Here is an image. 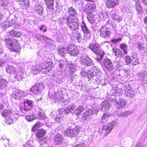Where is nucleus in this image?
I'll return each mask as SVG.
<instances>
[{
    "mask_svg": "<svg viewBox=\"0 0 147 147\" xmlns=\"http://www.w3.org/2000/svg\"><path fill=\"white\" fill-rule=\"evenodd\" d=\"M67 12L69 15L66 18V24L69 28L71 31L78 29L79 27V22L76 17L77 15L76 10L71 7L67 9Z\"/></svg>",
    "mask_w": 147,
    "mask_h": 147,
    "instance_id": "nucleus-1",
    "label": "nucleus"
},
{
    "mask_svg": "<svg viewBox=\"0 0 147 147\" xmlns=\"http://www.w3.org/2000/svg\"><path fill=\"white\" fill-rule=\"evenodd\" d=\"M6 71L10 74H14L15 78L18 81L22 80L24 69L22 67H19L16 69L12 66L8 65L6 67Z\"/></svg>",
    "mask_w": 147,
    "mask_h": 147,
    "instance_id": "nucleus-2",
    "label": "nucleus"
},
{
    "mask_svg": "<svg viewBox=\"0 0 147 147\" xmlns=\"http://www.w3.org/2000/svg\"><path fill=\"white\" fill-rule=\"evenodd\" d=\"M6 47L11 51L18 52L20 50L21 47L19 42L13 38H7L5 40Z\"/></svg>",
    "mask_w": 147,
    "mask_h": 147,
    "instance_id": "nucleus-3",
    "label": "nucleus"
},
{
    "mask_svg": "<svg viewBox=\"0 0 147 147\" xmlns=\"http://www.w3.org/2000/svg\"><path fill=\"white\" fill-rule=\"evenodd\" d=\"M89 48L97 55H98L95 59L98 62L101 63L105 53L104 52L101 51L98 44L97 43H92L89 45Z\"/></svg>",
    "mask_w": 147,
    "mask_h": 147,
    "instance_id": "nucleus-4",
    "label": "nucleus"
},
{
    "mask_svg": "<svg viewBox=\"0 0 147 147\" xmlns=\"http://www.w3.org/2000/svg\"><path fill=\"white\" fill-rule=\"evenodd\" d=\"M86 68H82L80 73L83 76L88 77V79H91V78L94 77L95 74L96 75L98 74L97 73H99L100 75L101 74L100 70L96 69V67H94L88 71L86 70Z\"/></svg>",
    "mask_w": 147,
    "mask_h": 147,
    "instance_id": "nucleus-5",
    "label": "nucleus"
},
{
    "mask_svg": "<svg viewBox=\"0 0 147 147\" xmlns=\"http://www.w3.org/2000/svg\"><path fill=\"white\" fill-rule=\"evenodd\" d=\"M112 104L115 105L117 108L122 109L125 107L127 102L126 100L122 98L113 99L111 101Z\"/></svg>",
    "mask_w": 147,
    "mask_h": 147,
    "instance_id": "nucleus-6",
    "label": "nucleus"
},
{
    "mask_svg": "<svg viewBox=\"0 0 147 147\" xmlns=\"http://www.w3.org/2000/svg\"><path fill=\"white\" fill-rule=\"evenodd\" d=\"M100 36L106 39L109 38L111 34L110 29L105 26L100 28Z\"/></svg>",
    "mask_w": 147,
    "mask_h": 147,
    "instance_id": "nucleus-7",
    "label": "nucleus"
},
{
    "mask_svg": "<svg viewBox=\"0 0 147 147\" xmlns=\"http://www.w3.org/2000/svg\"><path fill=\"white\" fill-rule=\"evenodd\" d=\"M80 61L81 65H82L89 66L93 65L92 60L86 54L81 56Z\"/></svg>",
    "mask_w": 147,
    "mask_h": 147,
    "instance_id": "nucleus-8",
    "label": "nucleus"
},
{
    "mask_svg": "<svg viewBox=\"0 0 147 147\" xmlns=\"http://www.w3.org/2000/svg\"><path fill=\"white\" fill-rule=\"evenodd\" d=\"M67 50L70 55L73 56H77L79 53L78 47L73 44H70L67 46Z\"/></svg>",
    "mask_w": 147,
    "mask_h": 147,
    "instance_id": "nucleus-9",
    "label": "nucleus"
},
{
    "mask_svg": "<svg viewBox=\"0 0 147 147\" xmlns=\"http://www.w3.org/2000/svg\"><path fill=\"white\" fill-rule=\"evenodd\" d=\"M75 108V106L72 105L67 106L65 109H61L59 110V114L61 117H63L65 114H68L69 112L72 111Z\"/></svg>",
    "mask_w": 147,
    "mask_h": 147,
    "instance_id": "nucleus-10",
    "label": "nucleus"
},
{
    "mask_svg": "<svg viewBox=\"0 0 147 147\" xmlns=\"http://www.w3.org/2000/svg\"><path fill=\"white\" fill-rule=\"evenodd\" d=\"M45 134V131L42 129H39L38 130L36 136L37 138V141L43 144L45 143V139L43 138V136Z\"/></svg>",
    "mask_w": 147,
    "mask_h": 147,
    "instance_id": "nucleus-11",
    "label": "nucleus"
},
{
    "mask_svg": "<svg viewBox=\"0 0 147 147\" xmlns=\"http://www.w3.org/2000/svg\"><path fill=\"white\" fill-rule=\"evenodd\" d=\"M103 63L104 66L107 70L111 71L113 70L114 67L111 60L107 58L105 59Z\"/></svg>",
    "mask_w": 147,
    "mask_h": 147,
    "instance_id": "nucleus-12",
    "label": "nucleus"
},
{
    "mask_svg": "<svg viewBox=\"0 0 147 147\" xmlns=\"http://www.w3.org/2000/svg\"><path fill=\"white\" fill-rule=\"evenodd\" d=\"M26 96L24 92L19 90L14 92L12 95L13 98L17 99H21Z\"/></svg>",
    "mask_w": 147,
    "mask_h": 147,
    "instance_id": "nucleus-13",
    "label": "nucleus"
},
{
    "mask_svg": "<svg viewBox=\"0 0 147 147\" xmlns=\"http://www.w3.org/2000/svg\"><path fill=\"white\" fill-rule=\"evenodd\" d=\"M116 124V122L113 121L107 125L103 126V129L106 130V132L107 134L109 133L113 129L114 126Z\"/></svg>",
    "mask_w": 147,
    "mask_h": 147,
    "instance_id": "nucleus-14",
    "label": "nucleus"
},
{
    "mask_svg": "<svg viewBox=\"0 0 147 147\" xmlns=\"http://www.w3.org/2000/svg\"><path fill=\"white\" fill-rule=\"evenodd\" d=\"M41 86L38 84L33 86L31 88V91L36 94H38L40 93L41 91Z\"/></svg>",
    "mask_w": 147,
    "mask_h": 147,
    "instance_id": "nucleus-15",
    "label": "nucleus"
},
{
    "mask_svg": "<svg viewBox=\"0 0 147 147\" xmlns=\"http://www.w3.org/2000/svg\"><path fill=\"white\" fill-rule=\"evenodd\" d=\"M119 0H108L106 3L107 7L108 8H113L118 4Z\"/></svg>",
    "mask_w": 147,
    "mask_h": 147,
    "instance_id": "nucleus-16",
    "label": "nucleus"
},
{
    "mask_svg": "<svg viewBox=\"0 0 147 147\" xmlns=\"http://www.w3.org/2000/svg\"><path fill=\"white\" fill-rule=\"evenodd\" d=\"M126 88L125 89V93L127 96L131 97L134 96L135 95V92L132 90L129 85L127 87H126Z\"/></svg>",
    "mask_w": 147,
    "mask_h": 147,
    "instance_id": "nucleus-17",
    "label": "nucleus"
},
{
    "mask_svg": "<svg viewBox=\"0 0 147 147\" xmlns=\"http://www.w3.org/2000/svg\"><path fill=\"white\" fill-rule=\"evenodd\" d=\"M111 106L109 102H102L100 105V109L101 111H106L109 109Z\"/></svg>",
    "mask_w": 147,
    "mask_h": 147,
    "instance_id": "nucleus-18",
    "label": "nucleus"
},
{
    "mask_svg": "<svg viewBox=\"0 0 147 147\" xmlns=\"http://www.w3.org/2000/svg\"><path fill=\"white\" fill-rule=\"evenodd\" d=\"M63 140V136L60 134H57L54 136V141L56 144L61 143Z\"/></svg>",
    "mask_w": 147,
    "mask_h": 147,
    "instance_id": "nucleus-19",
    "label": "nucleus"
},
{
    "mask_svg": "<svg viewBox=\"0 0 147 147\" xmlns=\"http://www.w3.org/2000/svg\"><path fill=\"white\" fill-rule=\"evenodd\" d=\"M96 8L95 5L93 4L87 5L86 6V12L88 13H92L94 11Z\"/></svg>",
    "mask_w": 147,
    "mask_h": 147,
    "instance_id": "nucleus-20",
    "label": "nucleus"
},
{
    "mask_svg": "<svg viewBox=\"0 0 147 147\" xmlns=\"http://www.w3.org/2000/svg\"><path fill=\"white\" fill-rule=\"evenodd\" d=\"M132 59L131 64L133 65H136L139 63V59L137 54L135 53H132L131 55Z\"/></svg>",
    "mask_w": 147,
    "mask_h": 147,
    "instance_id": "nucleus-21",
    "label": "nucleus"
},
{
    "mask_svg": "<svg viewBox=\"0 0 147 147\" xmlns=\"http://www.w3.org/2000/svg\"><path fill=\"white\" fill-rule=\"evenodd\" d=\"M24 103V108L25 111H28L30 109L32 104V101L28 100H25Z\"/></svg>",
    "mask_w": 147,
    "mask_h": 147,
    "instance_id": "nucleus-22",
    "label": "nucleus"
},
{
    "mask_svg": "<svg viewBox=\"0 0 147 147\" xmlns=\"http://www.w3.org/2000/svg\"><path fill=\"white\" fill-rule=\"evenodd\" d=\"M93 113V111L91 109H88L86 112L84 113L82 117V119L84 120H86L89 119V116L92 114Z\"/></svg>",
    "mask_w": 147,
    "mask_h": 147,
    "instance_id": "nucleus-23",
    "label": "nucleus"
},
{
    "mask_svg": "<svg viewBox=\"0 0 147 147\" xmlns=\"http://www.w3.org/2000/svg\"><path fill=\"white\" fill-rule=\"evenodd\" d=\"M67 47L66 48L62 46H59L58 48V53L61 56H63L65 53L68 52Z\"/></svg>",
    "mask_w": 147,
    "mask_h": 147,
    "instance_id": "nucleus-24",
    "label": "nucleus"
},
{
    "mask_svg": "<svg viewBox=\"0 0 147 147\" xmlns=\"http://www.w3.org/2000/svg\"><path fill=\"white\" fill-rule=\"evenodd\" d=\"M14 23L13 20H11L9 22H5L0 24V27L4 28L6 29L7 27H10Z\"/></svg>",
    "mask_w": 147,
    "mask_h": 147,
    "instance_id": "nucleus-25",
    "label": "nucleus"
},
{
    "mask_svg": "<svg viewBox=\"0 0 147 147\" xmlns=\"http://www.w3.org/2000/svg\"><path fill=\"white\" fill-rule=\"evenodd\" d=\"M113 53L117 57H121L123 56V53L120 49L114 47L113 49Z\"/></svg>",
    "mask_w": 147,
    "mask_h": 147,
    "instance_id": "nucleus-26",
    "label": "nucleus"
},
{
    "mask_svg": "<svg viewBox=\"0 0 147 147\" xmlns=\"http://www.w3.org/2000/svg\"><path fill=\"white\" fill-rule=\"evenodd\" d=\"M19 0L22 2L20 3V4L23 9H26L28 7L29 5V0Z\"/></svg>",
    "mask_w": 147,
    "mask_h": 147,
    "instance_id": "nucleus-27",
    "label": "nucleus"
},
{
    "mask_svg": "<svg viewBox=\"0 0 147 147\" xmlns=\"http://www.w3.org/2000/svg\"><path fill=\"white\" fill-rule=\"evenodd\" d=\"M35 10L36 13L38 14H42L43 11V9L41 4H37L35 6Z\"/></svg>",
    "mask_w": 147,
    "mask_h": 147,
    "instance_id": "nucleus-28",
    "label": "nucleus"
},
{
    "mask_svg": "<svg viewBox=\"0 0 147 147\" xmlns=\"http://www.w3.org/2000/svg\"><path fill=\"white\" fill-rule=\"evenodd\" d=\"M111 91L114 93V94L115 96H119L122 94V90L121 89L116 88L115 90L113 89L111 90Z\"/></svg>",
    "mask_w": 147,
    "mask_h": 147,
    "instance_id": "nucleus-29",
    "label": "nucleus"
},
{
    "mask_svg": "<svg viewBox=\"0 0 147 147\" xmlns=\"http://www.w3.org/2000/svg\"><path fill=\"white\" fill-rule=\"evenodd\" d=\"M9 34L10 36L14 37H19L21 36L22 34L20 32H16L14 30H12L9 32Z\"/></svg>",
    "mask_w": 147,
    "mask_h": 147,
    "instance_id": "nucleus-30",
    "label": "nucleus"
},
{
    "mask_svg": "<svg viewBox=\"0 0 147 147\" xmlns=\"http://www.w3.org/2000/svg\"><path fill=\"white\" fill-rule=\"evenodd\" d=\"M12 114L11 110L9 109H6L4 110L2 113L3 117H7L11 116Z\"/></svg>",
    "mask_w": 147,
    "mask_h": 147,
    "instance_id": "nucleus-31",
    "label": "nucleus"
},
{
    "mask_svg": "<svg viewBox=\"0 0 147 147\" xmlns=\"http://www.w3.org/2000/svg\"><path fill=\"white\" fill-rule=\"evenodd\" d=\"M47 7L49 9L52 8L53 7L54 0H45Z\"/></svg>",
    "mask_w": 147,
    "mask_h": 147,
    "instance_id": "nucleus-32",
    "label": "nucleus"
},
{
    "mask_svg": "<svg viewBox=\"0 0 147 147\" xmlns=\"http://www.w3.org/2000/svg\"><path fill=\"white\" fill-rule=\"evenodd\" d=\"M45 63L47 66V68L46 69V70L45 71V74H47L51 70L53 67V63L51 62H49L48 63Z\"/></svg>",
    "mask_w": 147,
    "mask_h": 147,
    "instance_id": "nucleus-33",
    "label": "nucleus"
},
{
    "mask_svg": "<svg viewBox=\"0 0 147 147\" xmlns=\"http://www.w3.org/2000/svg\"><path fill=\"white\" fill-rule=\"evenodd\" d=\"M40 71L38 65L33 66L32 68V72L34 75L38 73Z\"/></svg>",
    "mask_w": 147,
    "mask_h": 147,
    "instance_id": "nucleus-34",
    "label": "nucleus"
},
{
    "mask_svg": "<svg viewBox=\"0 0 147 147\" xmlns=\"http://www.w3.org/2000/svg\"><path fill=\"white\" fill-rule=\"evenodd\" d=\"M81 27L83 32L85 33H88L90 31L86 26L85 23L83 22H82Z\"/></svg>",
    "mask_w": 147,
    "mask_h": 147,
    "instance_id": "nucleus-35",
    "label": "nucleus"
},
{
    "mask_svg": "<svg viewBox=\"0 0 147 147\" xmlns=\"http://www.w3.org/2000/svg\"><path fill=\"white\" fill-rule=\"evenodd\" d=\"M53 96L58 100H61L63 98V95L61 92L59 93H56L55 92Z\"/></svg>",
    "mask_w": 147,
    "mask_h": 147,
    "instance_id": "nucleus-36",
    "label": "nucleus"
},
{
    "mask_svg": "<svg viewBox=\"0 0 147 147\" xmlns=\"http://www.w3.org/2000/svg\"><path fill=\"white\" fill-rule=\"evenodd\" d=\"M9 4V0H1L0 5L3 7L6 8Z\"/></svg>",
    "mask_w": 147,
    "mask_h": 147,
    "instance_id": "nucleus-37",
    "label": "nucleus"
},
{
    "mask_svg": "<svg viewBox=\"0 0 147 147\" xmlns=\"http://www.w3.org/2000/svg\"><path fill=\"white\" fill-rule=\"evenodd\" d=\"M120 48L123 51L124 53L126 54L127 53V49H128L127 46L126 44H122L120 45Z\"/></svg>",
    "mask_w": 147,
    "mask_h": 147,
    "instance_id": "nucleus-38",
    "label": "nucleus"
},
{
    "mask_svg": "<svg viewBox=\"0 0 147 147\" xmlns=\"http://www.w3.org/2000/svg\"><path fill=\"white\" fill-rule=\"evenodd\" d=\"M112 15L111 16L112 17L113 19L114 20L116 21L119 22L122 20V18L120 17L119 16L117 15L116 14H113L112 13Z\"/></svg>",
    "mask_w": 147,
    "mask_h": 147,
    "instance_id": "nucleus-39",
    "label": "nucleus"
},
{
    "mask_svg": "<svg viewBox=\"0 0 147 147\" xmlns=\"http://www.w3.org/2000/svg\"><path fill=\"white\" fill-rule=\"evenodd\" d=\"M72 129L69 127L64 132V134L66 136H73L72 133Z\"/></svg>",
    "mask_w": 147,
    "mask_h": 147,
    "instance_id": "nucleus-40",
    "label": "nucleus"
},
{
    "mask_svg": "<svg viewBox=\"0 0 147 147\" xmlns=\"http://www.w3.org/2000/svg\"><path fill=\"white\" fill-rule=\"evenodd\" d=\"M84 108L82 106H80L76 109L74 111V114L78 115H79L84 110Z\"/></svg>",
    "mask_w": 147,
    "mask_h": 147,
    "instance_id": "nucleus-41",
    "label": "nucleus"
},
{
    "mask_svg": "<svg viewBox=\"0 0 147 147\" xmlns=\"http://www.w3.org/2000/svg\"><path fill=\"white\" fill-rule=\"evenodd\" d=\"M73 136L77 135L79 133L80 129L78 127H76L72 129Z\"/></svg>",
    "mask_w": 147,
    "mask_h": 147,
    "instance_id": "nucleus-42",
    "label": "nucleus"
},
{
    "mask_svg": "<svg viewBox=\"0 0 147 147\" xmlns=\"http://www.w3.org/2000/svg\"><path fill=\"white\" fill-rule=\"evenodd\" d=\"M87 18L88 21L91 24H93L94 22V17L92 13H90L87 16Z\"/></svg>",
    "mask_w": 147,
    "mask_h": 147,
    "instance_id": "nucleus-43",
    "label": "nucleus"
},
{
    "mask_svg": "<svg viewBox=\"0 0 147 147\" xmlns=\"http://www.w3.org/2000/svg\"><path fill=\"white\" fill-rule=\"evenodd\" d=\"M74 35L76 38L78 40V41L80 42L82 39L80 33L78 31L74 33Z\"/></svg>",
    "mask_w": 147,
    "mask_h": 147,
    "instance_id": "nucleus-44",
    "label": "nucleus"
},
{
    "mask_svg": "<svg viewBox=\"0 0 147 147\" xmlns=\"http://www.w3.org/2000/svg\"><path fill=\"white\" fill-rule=\"evenodd\" d=\"M7 82L5 79L0 80V88H3L7 86Z\"/></svg>",
    "mask_w": 147,
    "mask_h": 147,
    "instance_id": "nucleus-45",
    "label": "nucleus"
},
{
    "mask_svg": "<svg viewBox=\"0 0 147 147\" xmlns=\"http://www.w3.org/2000/svg\"><path fill=\"white\" fill-rule=\"evenodd\" d=\"M99 16L101 19L103 20H105L108 17L107 13L106 12H102L100 14Z\"/></svg>",
    "mask_w": 147,
    "mask_h": 147,
    "instance_id": "nucleus-46",
    "label": "nucleus"
},
{
    "mask_svg": "<svg viewBox=\"0 0 147 147\" xmlns=\"http://www.w3.org/2000/svg\"><path fill=\"white\" fill-rule=\"evenodd\" d=\"M5 122L7 124L10 125L13 123V119L9 117L5 119Z\"/></svg>",
    "mask_w": 147,
    "mask_h": 147,
    "instance_id": "nucleus-47",
    "label": "nucleus"
},
{
    "mask_svg": "<svg viewBox=\"0 0 147 147\" xmlns=\"http://www.w3.org/2000/svg\"><path fill=\"white\" fill-rule=\"evenodd\" d=\"M125 61L127 64L129 63L131 64V59L130 57L128 55L125 56L124 57Z\"/></svg>",
    "mask_w": 147,
    "mask_h": 147,
    "instance_id": "nucleus-48",
    "label": "nucleus"
},
{
    "mask_svg": "<svg viewBox=\"0 0 147 147\" xmlns=\"http://www.w3.org/2000/svg\"><path fill=\"white\" fill-rule=\"evenodd\" d=\"M86 146L84 141H82L81 142L78 143L74 147H85Z\"/></svg>",
    "mask_w": 147,
    "mask_h": 147,
    "instance_id": "nucleus-49",
    "label": "nucleus"
},
{
    "mask_svg": "<svg viewBox=\"0 0 147 147\" xmlns=\"http://www.w3.org/2000/svg\"><path fill=\"white\" fill-rule=\"evenodd\" d=\"M39 68L40 69V70L42 69H46L47 68V66L46 64H45V63H42L40 64H39L38 65Z\"/></svg>",
    "mask_w": 147,
    "mask_h": 147,
    "instance_id": "nucleus-50",
    "label": "nucleus"
},
{
    "mask_svg": "<svg viewBox=\"0 0 147 147\" xmlns=\"http://www.w3.org/2000/svg\"><path fill=\"white\" fill-rule=\"evenodd\" d=\"M136 9L137 11L139 13H141L142 10L141 5L139 4L138 3H136Z\"/></svg>",
    "mask_w": 147,
    "mask_h": 147,
    "instance_id": "nucleus-51",
    "label": "nucleus"
},
{
    "mask_svg": "<svg viewBox=\"0 0 147 147\" xmlns=\"http://www.w3.org/2000/svg\"><path fill=\"white\" fill-rule=\"evenodd\" d=\"M69 71L71 73H72L75 71L74 65L72 64H69Z\"/></svg>",
    "mask_w": 147,
    "mask_h": 147,
    "instance_id": "nucleus-52",
    "label": "nucleus"
},
{
    "mask_svg": "<svg viewBox=\"0 0 147 147\" xmlns=\"http://www.w3.org/2000/svg\"><path fill=\"white\" fill-rule=\"evenodd\" d=\"M40 126V124L39 122H37L33 127V128L32 129V130L33 131H35L37 128H38Z\"/></svg>",
    "mask_w": 147,
    "mask_h": 147,
    "instance_id": "nucleus-53",
    "label": "nucleus"
},
{
    "mask_svg": "<svg viewBox=\"0 0 147 147\" xmlns=\"http://www.w3.org/2000/svg\"><path fill=\"white\" fill-rule=\"evenodd\" d=\"M131 113L130 111H125L123 112L120 114V115L123 117H125L127 115H129L131 114Z\"/></svg>",
    "mask_w": 147,
    "mask_h": 147,
    "instance_id": "nucleus-54",
    "label": "nucleus"
},
{
    "mask_svg": "<svg viewBox=\"0 0 147 147\" xmlns=\"http://www.w3.org/2000/svg\"><path fill=\"white\" fill-rule=\"evenodd\" d=\"M90 32L88 33H85L84 35V39L86 40H88L91 37Z\"/></svg>",
    "mask_w": 147,
    "mask_h": 147,
    "instance_id": "nucleus-55",
    "label": "nucleus"
},
{
    "mask_svg": "<svg viewBox=\"0 0 147 147\" xmlns=\"http://www.w3.org/2000/svg\"><path fill=\"white\" fill-rule=\"evenodd\" d=\"M115 63L116 66L117 68L118 69L121 67L122 65V63L120 61L116 62Z\"/></svg>",
    "mask_w": 147,
    "mask_h": 147,
    "instance_id": "nucleus-56",
    "label": "nucleus"
},
{
    "mask_svg": "<svg viewBox=\"0 0 147 147\" xmlns=\"http://www.w3.org/2000/svg\"><path fill=\"white\" fill-rule=\"evenodd\" d=\"M110 115L108 113H105L102 117V119L103 120L107 119L110 116Z\"/></svg>",
    "mask_w": 147,
    "mask_h": 147,
    "instance_id": "nucleus-57",
    "label": "nucleus"
},
{
    "mask_svg": "<svg viewBox=\"0 0 147 147\" xmlns=\"http://www.w3.org/2000/svg\"><path fill=\"white\" fill-rule=\"evenodd\" d=\"M38 116L37 118L40 119H45V117L44 116L41 114V113L40 112H39L38 114Z\"/></svg>",
    "mask_w": 147,
    "mask_h": 147,
    "instance_id": "nucleus-58",
    "label": "nucleus"
},
{
    "mask_svg": "<svg viewBox=\"0 0 147 147\" xmlns=\"http://www.w3.org/2000/svg\"><path fill=\"white\" fill-rule=\"evenodd\" d=\"M146 75V73L144 72L139 74L138 76L139 77H140V78H141L143 79L145 77Z\"/></svg>",
    "mask_w": 147,
    "mask_h": 147,
    "instance_id": "nucleus-59",
    "label": "nucleus"
},
{
    "mask_svg": "<svg viewBox=\"0 0 147 147\" xmlns=\"http://www.w3.org/2000/svg\"><path fill=\"white\" fill-rule=\"evenodd\" d=\"M63 40V37L62 35L60 34L57 38V40L58 42L62 41Z\"/></svg>",
    "mask_w": 147,
    "mask_h": 147,
    "instance_id": "nucleus-60",
    "label": "nucleus"
},
{
    "mask_svg": "<svg viewBox=\"0 0 147 147\" xmlns=\"http://www.w3.org/2000/svg\"><path fill=\"white\" fill-rule=\"evenodd\" d=\"M137 44L138 45V47L139 49H140L144 48V47L143 46V45L140 42H138Z\"/></svg>",
    "mask_w": 147,
    "mask_h": 147,
    "instance_id": "nucleus-61",
    "label": "nucleus"
},
{
    "mask_svg": "<svg viewBox=\"0 0 147 147\" xmlns=\"http://www.w3.org/2000/svg\"><path fill=\"white\" fill-rule=\"evenodd\" d=\"M40 30H43V32H46V28L45 27V26L42 25L40 28Z\"/></svg>",
    "mask_w": 147,
    "mask_h": 147,
    "instance_id": "nucleus-62",
    "label": "nucleus"
},
{
    "mask_svg": "<svg viewBox=\"0 0 147 147\" xmlns=\"http://www.w3.org/2000/svg\"><path fill=\"white\" fill-rule=\"evenodd\" d=\"M30 115L31 118V121H32L33 120L36 119L37 118V116L33 114Z\"/></svg>",
    "mask_w": 147,
    "mask_h": 147,
    "instance_id": "nucleus-63",
    "label": "nucleus"
},
{
    "mask_svg": "<svg viewBox=\"0 0 147 147\" xmlns=\"http://www.w3.org/2000/svg\"><path fill=\"white\" fill-rule=\"evenodd\" d=\"M128 8L125 6H123L121 8V11L123 12H125L126 11L128 12Z\"/></svg>",
    "mask_w": 147,
    "mask_h": 147,
    "instance_id": "nucleus-64",
    "label": "nucleus"
}]
</instances>
